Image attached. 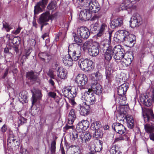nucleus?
Wrapping results in <instances>:
<instances>
[{"mask_svg":"<svg viewBox=\"0 0 154 154\" xmlns=\"http://www.w3.org/2000/svg\"><path fill=\"white\" fill-rule=\"evenodd\" d=\"M79 65L81 69L85 71H91L94 68L93 62L88 59H80L79 61Z\"/></svg>","mask_w":154,"mask_h":154,"instance_id":"7ed1b4c3","label":"nucleus"},{"mask_svg":"<svg viewBox=\"0 0 154 154\" xmlns=\"http://www.w3.org/2000/svg\"><path fill=\"white\" fill-rule=\"evenodd\" d=\"M72 34L74 37V40L76 44L79 45L82 43V40L77 36L75 33H72Z\"/></svg>","mask_w":154,"mask_h":154,"instance_id":"a18cd8bd","label":"nucleus"},{"mask_svg":"<svg viewBox=\"0 0 154 154\" xmlns=\"http://www.w3.org/2000/svg\"><path fill=\"white\" fill-rule=\"evenodd\" d=\"M26 77L28 79L32 80H35L37 76L35 75L33 72H29L27 73Z\"/></svg>","mask_w":154,"mask_h":154,"instance_id":"79ce46f5","label":"nucleus"},{"mask_svg":"<svg viewBox=\"0 0 154 154\" xmlns=\"http://www.w3.org/2000/svg\"><path fill=\"white\" fill-rule=\"evenodd\" d=\"M125 119L128 123V127L130 128H132L134 125V120L132 117L127 115L125 116L124 119H123L122 121H124Z\"/></svg>","mask_w":154,"mask_h":154,"instance_id":"2f4dec72","label":"nucleus"},{"mask_svg":"<svg viewBox=\"0 0 154 154\" xmlns=\"http://www.w3.org/2000/svg\"><path fill=\"white\" fill-rule=\"evenodd\" d=\"M112 33V32L111 31L109 32V39L108 40H104V41L102 42H101V43L102 42H105V43L106 42L107 43L108 42H110H110H111V39Z\"/></svg>","mask_w":154,"mask_h":154,"instance_id":"052dcab7","label":"nucleus"},{"mask_svg":"<svg viewBox=\"0 0 154 154\" xmlns=\"http://www.w3.org/2000/svg\"><path fill=\"white\" fill-rule=\"evenodd\" d=\"M112 128L116 132L120 134H124L126 131L125 127L120 123L115 122L112 125Z\"/></svg>","mask_w":154,"mask_h":154,"instance_id":"9b49d317","label":"nucleus"},{"mask_svg":"<svg viewBox=\"0 0 154 154\" xmlns=\"http://www.w3.org/2000/svg\"><path fill=\"white\" fill-rule=\"evenodd\" d=\"M15 140V137H14L12 134H10L8 139V145H9L11 143L13 144Z\"/></svg>","mask_w":154,"mask_h":154,"instance_id":"de8ad7c7","label":"nucleus"},{"mask_svg":"<svg viewBox=\"0 0 154 154\" xmlns=\"http://www.w3.org/2000/svg\"><path fill=\"white\" fill-rule=\"evenodd\" d=\"M103 135V132L101 129L97 130L95 131V132L93 135V137L96 138L101 137Z\"/></svg>","mask_w":154,"mask_h":154,"instance_id":"a19ab883","label":"nucleus"},{"mask_svg":"<svg viewBox=\"0 0 154 154\" xmlns=\"http://www.w3.org/2000/svg\"><path fill=\"white\" fill-rule=\"evenodd\" d=\"M56 4L55 2H51L47 6L48 9H54L56 8Z\"/></svg>","mask_w":154,"mask_h":154,"instance_id":"603ef678","label":"nucleus"},{"mask_svg":"<svg viewBox=\"0 0 154 154\" xmlns=\"http://www.w3.org/2000/svg\"><path fill=\"white\" fill-rule=\"evenodd\" d=\"M124 52V50L121 45H118L115 46L113 48V52L114 54V58L117 60H122L125 55Z\"/></svg>","mask_w":154,"mask_h":154,"instance_id":"39448f33","label":"nucleus"},{"mask_svg":"<svg viewBox=\"0 0 154 154\" xmlns=\"http://www.w3.org/2000/svg\"><path fill=\"white\" fill-rule=\"evenodd\" d=\"M88 81V78L85 75L79 74L76 77L75 82L81 89L85 88Z\"/></svg>","mask_w":154,"mask_h":154,"instance_id":"423d86ee","label":"nucleus"},{"mask_svg":"<svg viewBox=\"0 0 154 154\" xmlns=\"http://www.w3.org/2000/svg\"><path fill=\"white\" fill-rule=\"evenodd\" d=\"M98 26V24L97 23L92 24L91 25V29L92 31H95L97 30Z\"/></svg>","mask_w":154,"mask_h":154,"instance_id":"4d7b16f0","label":"nucleus"},{"mask_svg":"<svg viewBox=\"0 0 154 154\" xmlns=\"http://www.w3.org/2000/svg\"><path fill=\"white\" fill-rule=\"evenodd\" d=\"M130 26L132 27H136L138 26V21L137 18L135 16L133 17L130 21Z\"/></svg>","mask_w":154,"mask_h":154,"instance_id":"ea45409f","label":"nucleus"},{"mask_svg":"<svg viewBox=\"0 0 154 154\" xmlns=\"http://www.w3.org/2000/svg\"><path fill=\"white\" fill-rule=\"evenodd\" d=\"M102 128L101 123L99 122L95 121L91 124V129L92 131H96L97 130Z\"/></svg>","mask_w":154,"mask_h":154,"instance_id":"473e14b6","label":"nucleus"},{"mask_svg":"<svg viewBox=\"0 0 154 154\" xmlns=\"http://www.w3.org/2000/svg\"><path fill=\"white\" fill-rule=\"evenodd\" d=\"M82 50L79 46L70 45L68 47V54L72 58L73 60L76 61L80 57Z\"/></svg>","mask_w":154,"mask_h":154,"instance_id":"f03ea898","label":"nucleus"},{"mask_svg":"<svg viewBox=\"0 0 154 154\" xmlns=\"http://www.w3.org/2000/svg\"><path fill=\"white\" fill-rule=\"evenodd\" d=\"M78 150V148L76 147H72L70 150L68 151V154H77Z\"/></svg>","mask_w":154,"mask_h":154,"instance_id":"8fccbe9b","label":"nucleus"},{"mask_svg":"<svg viewBox=\"0 0 154 154\" xmlns=\"http://www.w3.org/2000/svg\"><path fill=\"white\" fill-rule=\"evenodd\" d=\"M102 75L99 71L93 73L91 75V79L93 80L96 81L100 80L102 79Z\"/></svg>","mask_w":154,"mask_h":154,"instance_id":"c85d7f7f","label":"nucleus"},{"mask_svg":"<svg viewBox=\"0 0 154 154\" xmlns=\"http://www.w3.org/2000/svg\"><path fill=\"white\" fill-rule=\"evenodd\" d=\"M80 137L82 142L84 141L87 142L91 139V136L89 132L86 131L84 132L83 135H81Z\"/></svg>","mask_w":154,"mask_h":154,"instance_id":"7c9ffc66","label":"nucleus"},{"mask_svg":"<svg viewBox=\"0 0 154 154\" xmlns=\"http://www.w3.org/2000/svg\"><path fill=\"white\" fill-rule=\"evenodd\" d=\"M149 137L151 140L154 141V133L153 132L149 134Z\"/></svg>","mask_w":154,"mask_h":154,"instance_id":"774afa93","label":"nucleus"},{"mask_svg":"<svg viewBox=\"0 0 154 154\" xmlns=\"http://www.w3.org/2000/svg\"><path fill=\"white\" fill-rule=\"evenodd\" d=\"M7 130V127L5 125H4L1 128V131L3 133H4Z\"/></svg>","mask_w":154,"mask_h":154,"instance_id":"69168bd1","label":"nucleus"},{"mask_svg":"<svg viewBox=\"0 0 154 154\" xmlns=\"http://www.w3.org/2000/svg\"><path fill=\"white\" fill-rule=\"evenodd\" d=\"M95 101V96L94 94L91 92L90 93L87 100L86 102H85V103L88 105H92L94 104Z\"/></svg>","mask_w":154,"mask_h":154,"instance_id":"c756f323","label":"nucleus"},{"mask_svg":"<svg viewBox=\"0 0 154 154\" xmlns=\"http://www.w3.org/2000/svg\"><path fill=\"white\" fill-rule=\"evenodd\" d=\"M143 116L145 120H147L148 121L151 120L154 121V114L151 110H146V112L143 113Z\"/></svg>","mask_w":154,"mask_h":154,"instance_id":"412c9836","label":"nucleus"},{"mask_svg":"<svg viewBox=\"0 0 154 154\" xmlns=\"http://www.w3.org/2000/svg\"><path fill=\"white\" fill-rule=\"evenodd\" d=\"M113 66V64L112 63L111 65L108 64L106 68V80L108 83H110L113 79L114 75V72L112 68Z\"/></svg>","mask_w":154,"mask_h":154,"instance_id":"1a4fd4ad","label":"nucleus"},{"mask_svg":"<svg viewBox=\"0 0 154 154\" xmlns=\"http://www.w3.org/2000/svg\"><path fill=\"white\" fill-rule=\"evenodd\" d=\"M56 144L55 140L53 141L51 144V146L50 148L51 154H55L56 150Z\"/></svg>","mask_w":154,"mask_h":154,"instance_id":"49530a36","label":"nucleus"},{"mask_svg":"<svg viewBox=\"0 0 154 154\" xmlns=\"http://www.w3.org/2000/svg\"><path fill=\"white\" fill-rule=\"evenodd\" d=\"M76 119L75 111L72 109L70 111L68 117V122L69 124H72Z\"/></svg>","mask_w":154,"mask_h":154,"instance_id":"bb28decb","label":"nucleus"},{"mask_svg":"<svg viewBox=\"0 0 154 154\" xmlns=\"http://www.w3.org/2000/svg\"><path fill=\"white\" fill-rule=\"evenodd\" d=\"M122 20L121 18H118L113 20L111 23L110 26L112 28L114 29L118 26H120L122 24Z\"/></svg>","mask_w":154,"mask_h":154,"instance_id":"b1692460","label":"nucleus"},{"mask_svg":"<svg viewBox=\"0 0 154 154\" xmlns=\"http://www.w3.org/2000/svg\"><path fill=\"white\" fill-rule=\"evenodd\" d=\"M3 29H4L7 32H8L12 29V27L10 25L5 21H3L2 22Z\"/></svg>","mask_w":154,"mask_h":154,"instance_id":"37998d69","label":"nucleus"},{"mask_svg":"<svg viewBox=\"0 0 154 154\" xmlns=\"http://www.w3.org/2000/svg\"><path fill=\"white\" fill-rule=\"evenodd\" d=\"M69 99V102L72 105H74L76 104L75 102L74 101V97H68Z\"/></svg>","mask_w":154,"mask_h":154,"instance_id":"e2e57ef3","label":"nucleus"},{"mask_svg":"<svg viewBox=\"0 0 154 154\" xmlns=\"http://www.w3.org/2000/svg\"><path fill=\"white\" fill-rule=\"evenodd\" d=\"M79 112L80 114L84 116L88 115L89 113L88 107L87 108L84 106H80Z\"/></svg>","mask_w":154,"mask_h":154,"instance_id":"e433bc0d","label":"nucleus"},{"mask_svg":"<svg viewBox=\"0 0 154 154\" xmlns=\"http://www.w3.org/2000/svg\"><path fill=\"white\" fill-rule=\"evenodd\" d=\"M48 0H42L38 2L37 5L34 7V12L35 14H37L38 12L42 10L41 7L44 8L47 5Z\"/></svg>","mask_w":154,"mask_h":154,"instance_id":"4468645a","label":"nucleus"},{"mask_svg":"<svg viewBox=\"0 0 154 154\" xmlns=\"http://www.w3.org/2000/svg\"><path fill=\"white\" fill-rule=\"evenodd\" d=\"M91 16V14L90 11L88 8L82 10L79 15V18L81 20H88Z\"/></svg>","mask_w":154,"mask_h":154,"instance_id":"f8f14e48","label":"nucleus"},{"mask_svg":"<svg viewBox=\"0 0 154 154\" xmlns=\"http://www.w3.org/2000/svg\"><path fill=\"white\" fill-rule=\"evenodd\" d=\"M47 54V53L45 52L41 53L39 54L38 56L42 61L44 59V58L45 57Z\"/></svg>","mask_w":154,"mask_h":154,"instance_id":"bf43d9fd","label":"nucleus"},{"mask_svg":"<svg viewBox=\"0 0 154 154\" xmlns=\"http://www.w3.org/2000/svg\"><path fill=\"white\" fill-rule=\"evenodd\" d=\"M144 128L147 133L150 134L154 131V125L146 124L144 125Z\"/></svg>","mask_w":154,"mask_h":154,"instance_id":"58836bf2","label":"nucleus"},{"mask_svg":"<svg viewBox=\"0 0 154 154\" xmlns=\"http://www.w3.org/2000/svg\"><path fill=\"white\" fill-rule=\"evenodd\" d=\"M82 89L81 95V99L82 100H84L85 102H86L91 92L89 91V89H85L84 88Z\"/></svg>","mask_w":154,"mask_h":154,"instance_id":"393cba45","label":"nucleus"},{"mask_svg":"<svg viewBox=\"0 0 154 154\" xmlns=\"http://www.w3.org/2000/svg\"><path fill=\"white\" fill-rule=\"evenodd\" d=\"M31 91L32 94V104H33L37 101V98L40 99L41 98L42 95L40 91L39 90H35V89L32 90Z\"/></svg>","mask_w":154,"mask_h":154,"instance_id":"aec40b11","label":"nucleus"},{"mask_svg":"<svg viewBox=\"0 0 154 154\" xmlns=\"http://www.w3.org/2000/svg\"><path fill=\"white\" fill-rule=\"evenodd\" d=\"M124 140V138L122 136H119V137H116L114 141V143H115L116 142H119L122 140Z\"/></svg>","mask_w":154,"mask_h":154,"instance_id":"5fc2aeb1","label":"nucleus"},{"mask_svg":"<svg viewBox=\"0 0 154 154\" xmlns=\"http://www.w3.org/2000/svg\"><path fill=\"white\" fill-rule=\"evenodd\" d=\"M48 75L51 79H55V76L52 71L50 70L48 72Z\"/></svg>","mask_w":154,"mask_h":154,"instance_id":"680f3d73","label":"nucleus"},{"mask_svg":"<svg viewBox=\"0 0 154 154\" xmlns=\"http://www.w3.org/2000/svg\"><path fill=\"white\" fill-rule=\"evenodd\" d=\"M19 120L18 121V125L19 126L22 125L24 123H26L27 121V119L24 117L20 116L19 118Z\"/></svg>","mask_w":154,"mask_h":154,"instance_id":"09e8293b","label":"nucleus"},{"mask_svg":"<svg viewBox=\"0 0 154 154\" xmlns=\"http://www.w3.org/2000/svg\"><path fill=\"white\" fill-rule=\"evenodd\" d=\"M89 126V122L87 120H82L79 122L76 126L77 130L81 131L85 130Z\"/></svg>","mask_w":154,"mask_h":154,"instance_id":"ddd939ff","label":"nucleus"},{"mask_svg":"<svg viewBox=\"0 0 154 154\" xmlns=\"http://www.w3.org/2000/svg\"><path fill=\"white\" fill-rule=\"evenodd\" d=\"M129 84L128 83H125L119 87L118 88L117 93L120 96H123L125 95L128 88Z\"/></svg>","mask_w":154,"mask_h":154,"instance_id":"dca6fc26","label":"nucleus"},{"mask_svg":"<svg viewBox=\"0 0 154 154\" xmlns=\"http://www.w3.org/2000/svg\"><path fill=\"white\" fill-rule=\"evenodd\" d=\"M116 37L120 42H122L127 46L132 47L135 42L136 37L125 30H119L116 33Z\"/></svg>","mask_w":154,"mask_h":154,"instance_id":"f257e3e1","label":"nucleus"},{"mask_svg":"<svg viewBox=\"0 0 154 154\" xmlns=\"http://www.w3.org/2000/svg\"><path fill=\"white\" fill-rule=\"evenodd\" d=\"M21 29V28L19 27L15 31H13L12 33L15 35H17L20 33Z\"/></svg>","mask_w":154,"mask_h":154,"instance_id":"0e129e2a","label":"nucleus"},{"mask_svg":"<svg viewBox=\"0 0 154 154\" xmlns=\"http://www.w3.org/2000/svg\"><path fill=\"white\" fill-rule=\"evenodd\" d=\"M90 147V150L91 152H96L99 151V150L97 149V147L93 141H91L89 144Z\"/></svg>","mask_w":154,"mask_h":154,"instance_id":"c03bdc74","label":"nucleus"},{"mask_svg":"<svg viewBox=\"0 0 154 154\" xmlns=\"http://www.w3.org/2000/svg\"><path fill=\"white\" fill-rule=\"evenodd\" d=\"M30 53V49H29L27 50H26L25 51V56L26 58H27L28 57Z\"/></svg>","mask_w":154,"mask_h":154,"instance_id":"338daca9","label":"nucleus"},{"mask_svg":"<svg viewBox=\"0 0 154 154\" xmlns=\"http://www.w3.org/2000/svg\"><path fill=\"white\" fill-rule=\"evenodd\" d=\"M77 32L78 34L83 39L88 38L90 35L89 30L86 27H81L78 28Z\"/></svg>","mask_w":154,"mask_h":154,"instance_id":"9d476101","label":"nucleus"},{"mask_svg":"<svg viewBox=\"0 0 154 154\" xmlns=\"http://www.w3.org/2000/svg\"><path fill=\"white\" fill-rule=\"evenodd\" d=\"M52 19V17L48 13H45L42 14L39 18L38 23L40 24H44L49 20Z\"/></svg>","mask_w":154,"mask_h":154,"instance_id":"f3484780","label":"nucleus"},{"mask_svg":"<svg viewBox=\"0 0 154 154\" xmlns=\"http://www.w3.org/2000/svg\"><path fill=\"white\" fill-rule=\"evenodd\" d=\"M63 63L66 66H71L73 64V60L69 54L64 56L63 58Z\"/></svg>","mask_w":154,"mask_h":154,"instance_id":"5701e85b","label":"nucleus"},{"mask_svg":"<svg viewBox=\"0 0 154 154\" xmlns=\"http://www.w3.org/2000/svg\"><path fill=\"white\" fill-rule=\"evenodd\" d=\"M27 95L25 91H23L19 94V99L22 103H26L27 101Z\"/></svg>","mask_w":154,"mask_h":154,"instance_id":"c9c22d12","label":"nucleus"},{"mask_svg":"<svg viewBox=\"0 0 154 154\" xmlns=\"http://www.w3.org/2000/svg\"><path fill=\"white\" fill-rule=\"evenodd\" d=\"M78 137V134L76 131H73L72 135H71V139L73 140H74L77 138Z\"/></svg>","mask_w":154,"mask_h":154,"instance_id":"864d4df0","label":"nucleus"},{"mask_svg":"<svg viewBox=\"0 0 154 154\" xmlns=\"http://www.w3.org/2000/svg\"><path fill=\"white\" fill-rule=\"evenodd\" d=\"M51 59V56L47 54L45 57L44 58V59L43 60V61L46 63H48L49 61Z\"/></svg>","mask_w":154,"mask_h":154,"instance_id":"6e6d98bb","label":"nucleus"},{"mask_svg":"<svg viewBox=\"0 0 154 154\" xmlns=\"http://www.w3.org/2000/svg\"><path fill=\"white\" fill-rule=\"evenodd\" d=\"M107 29V26L106 24L104 23H103L100 27L99 32L97 34V36L100 37L103 35Z\"/></svg>","mask_w":154,"mask_h":154,"instance_id":"f704fd0d","label":"nucleus"},{"mask_svg":"<svg viewBox=\"0 0 154 154\" xmlns=\"http://www.w3.org/2000/svg\"><path fill=\"white\" fill-rule=\"evenodd\" d=\"M141 102L147 106H149L152 104L153 100L149 98L147 95H142L140 97Z\"/></svg>","mask_w":154,"mask_h":154,"instance_id":"a211bd4d","label":"nucleus"},{"mask_svg":"<svg viewBox=\"0 0 154 154\" xmlns=\"http://www.w3.org/2000/svg\"><path fill=\"white\" fill-rule=\"evenodd\" d=\"M109 152L110 154H120L121 153V147L117 145H115L110 149Z\"/></svg>","mask_w":154,"mask_h":154,"instance_id":"cd10ccee","label":"nucleus"},{"mask_svg":"<svg viewBox=\"0 0 154 154\" xmlns=\"http://www.w3.org/2000/svg\"><path fill=\"white\" fill-rule=\"evenodd\" d=\"M99 51L98 46L94 45L88 51L89 55L92 57H96L99 54Z\"/></svg>","mask_w":154,"mask_h":154,"instance_id":"a878e982","label":"nucleus"},{"mask_svg":"<svg viewBox=\"0 0 154 154\" xmlns=\"http://www.w3.org/2000/svg\"><path fill=\"white\" fill-rule=\"evenodd\" d=\"M101 48L104 50H106V51L104 54V57L107 61H110L112 59L113 55V49L112 50V47L110 45V42H102L100 45Z\"/></svg>","mask_w":154,"mask_h":154,"instance_id":"20e7f679","label":"nucleus"},{"mask_svg":"<svg viewBox=\"0 0 154 154\" xmlns=\"http://www.w3.org/2000/svg\"><path fill=\"white\" fill-rule=\"evenodd\" d=\"M91 90L96 94L99 95L102 92V87L99 84L96 82L93 83L91 86Z\"/></svg>","mask_w":154,"mask_h":154,"instance_id":"2eb2a0df","label":"nucleus"},{"mask_svg":"<svg viewBox=\"0 0 154 154\" xmlns=\"http://www.w3.org/2000/svg\"><path fill=\"white\" fill-rule=\"evenodd\" d=\"M93 46L91 41H87L83 44V50L84 51L88 50V51L89 49H91L92 47Z\"/></svg>","mask_w":154,"mask_h":154,"instance_id":"72a5a7b5","label":"nucleus"},{"mask_svg":"<svg viewBox=\"0 0 154 154\" xmlns=\"http://www.w3.org/2000/svg\"><path fill=\"white\" fill-rule=\"evenodd\" d=\"M127 2L125 3H123L120 5V8L122 10H126L128 9H132V5L131 3L128 4Z\"/></svg>","mask_w":154,"mask_h":154,"instance_id":"4c0bfd02","label":"nucleus"},{"mask_svg":"<svg viewBox=\"0 0 154 154\" xmlns=\"http://www.w3.org/2000/svg\"><path fill=\"white\" fill-rule=\"evenodd\" d=\"M133 59V57L132 54L125 53V57L122 59V62L125 63V65L128 66L131 64Z\"/></svg>","mask_w":154,"mask_h":154,"instance_id":"4be33fe9","label":"nucleus"},{"mask_svg":"<svg viewBox=\"0 0 154 154\" xmlns=\"http://www.w3.org/2000/svg\"><path fill=\"white\" fill-rule=\"evenodd\" d=\"M67 72L66 69L60 67L57 69V76L58 77L62 79H65L66 78Z\"/></svg>","mask_w":154,"mask_h":154,"instance_id":"6ab92c4d","label":"nucleus"},{"mask_svg":"<svg viewBox=\"0 0 154 154\" xmlns=\"http://www.w3.org/2000/svg\"><path fill=\"white\" fill-rule=\"evenodd\" d=\"M48 95L49 97L55 99L56 98V94L54 92L50 91L48 93Z\"/></svg>","mask_w":154,"mask_h":154,"instance_id":"13d9d810","label":"nucleus"},{"mask_svg":"<svg viewBox=\"0 0 154 154\" xmlns=\"http://www.w3.org/2000/svg\"><path fill=\"white\" fill-rule=\"evenodd\" d=\"M59 63L57 61H54L52 63L51 65V68L53 69H58L59 67Z\"/></svg>","mask_w":154,"mask_h":154,"instance_id":"3c124183","label":"nucleus"},{"mask_svg":"<svg viewBox=\"0 0 154 154\" xmlns=\"http://www.w3.org/2000/svg\"><path fill=\"white\" fill-rule=\"evenodd\" d=\"M77 89L78 88L74 86H67L65 88L63 93L66 96L74 97L76 95Z\"/></svg>","mask_w":154,"mask_h":154,"instance_id":"0eeeda50","label":"nucleus"},{"mask_svg":"<svg viewBox=\"0 0 154 154\" xmlns=\"http://www.w3.org/2000/svg\"><path fill=\"white\" fill-rule=\"evenodd\" d=\"M86 7L89 10L94 13L98 12L100 9V5L96 0H92L87 2Z\"/></svg>","mask_w":154,"mask_h":154,"instance_id":"6e6552de","label":"nucleus"}]
</instances>
